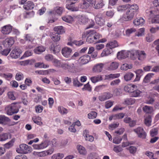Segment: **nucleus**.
<instances>
[{
    "label": "nucleus",
    "mask_w": 159,
    "mask_h": 159,
    "mask_svg": "<svg viewBox=\"0 0 159 159\" xmlns=\"http://www.w3.org/2000/svg\"><path fill=\"white\" fill-rule=\"evenodd\" d=\"M146 13L151 18L152 23L159 24V8H154L152 10H147Z\"/></svg>",
    "instance_id": "1"
},
{
    "label": "nucleus",
    "mask_w": 159,
    "mask_h": 159,
    "mask_svg": "<svg viewBox=\"0 0 159 159\" xmlns=\"http://www.w3.org/2000/svg\"><path fill=\"white\" fill-rule=\"evenodd\" d=\"M102 37V36L99 34L94 31H91L89 33V35L86 39V41L89 43L93 42L97 43V40L99 39Z\"/></svg>",
    "instance_id": "2"
},
{
    "label": "nucleus",
    "mask_w": 159,
    "mask_h": 159,
    "mask_svg": "<svg viewBox=\"0 0 159 159\" xmlns=\"http://www.w3.org/2000/svg\"><path fill=\"white\" fill-rule=\"evenodd\" d=\"M5 110L7 115H11L18 112L19 108L16 103H13L6 107Z\"/></svg>",
    "instance_id": "3"
},
{
    "label": "nucleus",
    "mask_w": 159,
    "mask_h": 159,
    "mask_svg": "<svg viewBox=\"0 0 159 159\" xmlns=\"http://www.w3.org/2000/svg\"><path fill=\"white\" fill-rule=\"evenodd\" d=\"M32 150L30 147L25 144H20L19 147L16 149V152L20 154H26L31 152Z\"/></svg>",
    "instance_id": "4"
},
{
    "label": "nucleus",
    "mask_w": 159,
    "mask_h": 159,
    "mask_svg": "<svg viewBox=\"0 0 159 159\" xmlns=\"http://www.w3.org/2000/svg\"><path fill=\"white\" fill-rule=\"evenodd\" d=\"M63 65V69H67L69 72L71 73H74L75 71L76 67L74 62H64Z\"/></svg>",
    "instance_id": "5"
},
{
    "label": "nucleus",
    "mask_w": 159,
    "mask_h": 159,
    "mask_svg": "<svg viewBox=\"0 0 159 159\" xmlns=\"http://www.w3.org/2000/svg\"><path fill=\"white\" fill-rule=\"evenodd\" d=\"M136 134L138 137L142 139H145L146 136V134L143 128L141 127H138L133 130Z\"/></svg>",
    "instance_id": "6"
},
{
    "label": "nucleus",
    "mask_w": 159,
    "mask_h": 159,
    "mask_svg": "<svg viewBox=\"0 0 159 159\" xmlns=\"http://www.w3.org/2000/svg\"><path fill=\"white\" fill-rule=\"evenodd\" d=\"M78 0H66L67 2H70L71 3L70 4H67L66 5V7L68 10L73 11H79V7H74L72 5V4L75 3Z\"/></svg>",
    "instance_id": "7"
},
{
    "label": "nucleus",
    "mask_w": 159,
    "mask_h": 159,
    "mask_svg": "<svg viewBox=\"0 0 159 159\" xmlns=\"http://www.w3.org/2000/svg\"><path fill=\"white\" fill-rule=\"evenodd\" d=\"M112 97L113 94L109 92H105L99 95L98 98L100 101L103 102L111 98Z\"/></svg>",
    "instance_id": "8"
},
{
    "label": "nucleus",
    "mask_w": 159,
    "mask_h": 159,
    "mask_svg": "<svg viewBox=\"0 0 159 159\" xmlns=\"http://www.w3.org/2000/svg\"><path fill=\"white\" fill-rule=\"evenodd\" d=\"M135 14L128 9L124 15L123 18L125 20H130L133 19Z\"/></svg>",
    "instance_id": "9"
},
{
    "label": "nucleus",
    "mask_w": 159,
    "mask_h": 159,
    "mask_svg": "<svg viewBox=\"0 0 159 159\" xmlns=\"http://www.w3.org/2000/svg\"><path fill=\"white\" fill-rule=\"evenodd\" d=\"M49 142L47 140L43 141L39 144H34L33 147L34 149H42L47 148Z\"/></svg>",
    "instance_id": "10"
},
{
    "label": "nucleus",
    "mask_w": 159,
    "mask_h": 159,
    "mask_svg": "<svg viewBox=\"0 0 159 159\" xmlns=\"http://www.w3.org/2000/svg\"><path fill=\"white\" fill-rule=\"evenodd\" d=\"M91 57L90 56L86 55L81 57L79 59V62L81 65H84L90 61Z\"/></svg>",
    "instance_id": "11"
},
{
    "label": "nucleus",
    "mask_w": 159,
    "mask_h": 159,
    "mask_svg": "<svg viewBox=\"0 0 159 159\" xmlns=\"http://www.w3.org/2000/svg\"><path fill=\"white\" fill-rule=\"evenodd\" d=\"M129 53L128 51L122 50L117 53V58L120 60L125 58L128 57Z\"/></svg>",
    "instance_id": "12"
},
{
    "label": "nucleus",
    "mask_w": 159,
    "mask_h": 159,
    "mask_svg": "<svg viewBox=\"0 0 159 159\" xmlns=\"http://www.w3.org/2000/svg\"><path fill=\"white\" fill-rule=\"evenodd\" d=\"M61 52L62 55L64 57H68L70 56L72 50L70 48L66 47L62 49Z\"/></svg>",
    "instance_id": "13"
},
{
    "label": "nucleus",
    "mask_w": 159,
    "mask_h": 159,
    "mask_svg": "<svg viewBox=\"0 0 159 159\" xmlns=\"http://www.w3.org/2000/svg\"><path fill=\"white\" fill-rule=\"evenodd\" d=\"M95 20L96 23L99 25L102 26L104 24L105 21L101 14L97 15L95 17Z\"/></svg>",
    "instance_id": "14"
},
{
    "label": "nucleus",
    "mask_w": 159,
    "mask_h": 159,
    "mask_svg": "<svg viewBox=\"0 0 159 159\" xmlns=\"http://www.w3.org/2000/svg\"><path fill=\"white\" fill-rule=\"evenodd\" d=\"M119 66V64L118 62H112L107 67V69L109 71L115 70L118 68Z\"/></svg>",
    "instance_id": "15"
},
{
    "label": "nucleus",
    "mask_w": 159,
    "mask_h": 159,
    "mask_svg": "<svg viewBox=\"0 0 159 159\" xmlns=\"http://www.w3.org/2000/svg\"><path fill=\"white\" fill-rule=\"evenodd\" d=\"M12 26L10 25H5L2 28V33L4 34H8L12 30Z\"/></svg>",
    "instance_id": "16"
},
{
    "label": "nucleus",
    "mask_w": 159,
    "mask_h": 159,
    "mask_svg": "<svg viewBox=\"0 0 159 159\" xmlns=\"http://www.w3.org/2000/svg\"><path fill=\"white\" fill-rule=\"evenodd\" d=\"M14 42L13 38L12 37L7 38L4 41L3 44L6 48H8L12 45Z\"/></svg>",
    "instance_id": "17"
},
{
    "label": "nucleus",
    "mask_w": 159,
    "mask_h": 159,
    "mask_svg": "<svg viewBox=\"0 0 159 159\" xmlns=\"http://www.w3.org/2000/svg\"><path fill=\"white\" fill-rule=\"evenodd\" d=\"M20 55V53L16 49L13 50L10 53L9 56L7 57V58L10 60V57L13 59L17 58Z\"/></svg>",
    "instance_id": "18"
},
{
    "label": "nucleus",
    "mask_w": 159,
    "mask_h": 159,
    "mask_svg": "<svg viewBox=\"0 0 159 159\" xmlns=\"http://www.w3.org/2000/svg\"><path fill=\"white\" fill-rule=\"evenodd\" d=\"M136 88V85L130 84L125 85L124 87V90L126 92L131 93L134 89Z\"/></svg>",
    "instance_id": "19"
},
{
    "label": "nucleus",
    "mask_w": 159,
    "mask_h": 159,
    "mask_svg": "<svg viewBox=\"0 0 159 159\" xmlns=\"http://www.w3.org/2000/svg\"><path fill=\"white\" fill-rule=\"evenodd\" d=\"M138 59L141 61H144L146 58L147 54L144 51L138 50Z\"/></svg>",
    "instance_id": "20"
},
{
    "label": "nucleus",
    "mask_w": 159,
    "mask_h": 159,
    "mask_svg": "<svg viewBox=\"0 0 159 159\" xmlns=\"http://www.w3.org/2000/svg\"><path fill=\"white\" fill-rule=\"evenodd\" d=\"M51 52L54 54L58 53L60 50V48L57 45L52 44L49 47Z\"/></svg>",
    "instance_id": "21"
},
{
    "label": "nucleus",
    "mask_w": 159,
    "mask_h": 159,
    "mask_svg": "<svg viewBox=\"0 0 159 159\" xmlns=\"http://www.w3.org/2000/svg\"><path fill=\"white\" fill-rule=\"evenodd\" d=\"M104 64L100 63L95 65L93 68V71L96 72H100L102 71Z\"/></svg>",
    "instance_id": "22"
},
{
    "label": "nucleus",
    "mask_w": 159,
    "mask_h": 159,
    "mask_svg": "<svg viewBox=\"0 0 159 159\" xmlns=\"http://www.w3.org/2000/svg\"><path fill=\"white\" fill-rule=\"evenodd\" d=\"M128 9L135 13L139 11V7L137 4L134 3L132 5L128 4Z\"/></svg>",
    "instance_id": "23"
},
{
    "label": "nucleus",
    "mask_w": 159,
    "mask_h": 159,
    "mask_svg": "<svg viewBox=\"0 0 159 159\" xmlns=\"http://www.w3.org/2000/svg\"><path fill=\"white\" fill-rule=\"evenodd\" d=\"M78 20L80 24H85L88 21V17L84 15H79L77 16Z\"/></svg>",
    "instance_id": "24"
},
{
    "label": "nucleus",
    "mask_w": 159,
    "mask_h": 159,
    "mask_svg": "<svg viewBox=\"0 0 159 159\" xmlns=\"http://www.w3.org/2000/svg\"><path fill=\"white\" fill-rule=\"evenodd\" d=\"M118 46L117 42L116 40H113L108 42L106 45V47L112 48H116Z\"/></svg>",
    "instance_id": "25"
},
{
    "label": "nucleus",
    "mask_w": 159,
    "mask_h": 159,
    "mask_svg": "<svg viewBox=\"0 0 159 159\" xmlns=\"http://www.w3.org/2000/svg\"><path fill=\"white\" fill-rule=\"evenodd\" d=\"M34 7V4L32 2L28 1L25 3L23 6V8L26 10H29L32 9Z\"/></svg>",
    "instance_id": "26"
},
{
    "label": "nucleus",
    "mask_w": 159,
    "mask_h": 159,
    "mask_svg": "<svg viewBox=\"0 0 159 159\" xmlns=\"http://www.w3.org/2000/svg\"><path fill=\"white\" fill-rule=\"evenodd\" d=\"M52 62L53 65L57 67H61L63 68V64H64V62L63 63L61 61L54 58L53 59Z\"/></svg>",
    "instance_id": "27"
},
{
    "label": "nucleus",
    "mask_w": 159,
    "mask_h": 159,
    "mask_svg": "<svg viewBox=\"0 0 159 159\" xmlns=\"http://www.w3.org/2000/svg\"><path fill=\"white\" fill-rule=\"evenodd\" d=\"M120 76V74L117 73L115 74H111L109 75H106L105 76V80H111L113 79L117 78Z\"/></svg>",
    "instance_id": "28"
},
{
    "label": "nucleus",
    "mask_w": 159,
    "mask_h": 159,
    "mask_svg": "<svg viewBox=\"0 0 159 159\" xmlns=\"http://www.w3.org/2000/svg\"><path fill=\"white\" fill-rule=\"evenodd\" d=\"M10 121V119L4 115H0V124L6 125L8 122Z\"/></svg>",
    "instance_id": "29"
},
{
    "label": "nucleus",
    "mask_w": 159,
    "mask_h": 159,
    "mask_svg": "<svg viewBox=\"0 0 159 159\" xmlns=\"http://www.w3.org/2000/svg\"><path fill=\"white\" fill-rule=\"evenodd\" d=\"M145 22L144 19L142 18H137L133 21L134 24L136 25H142Z\"/></svg>",
    "instance_id": "30"
},
{
    "label": "nucleus",
    "mask_w": 159,
    "mask_h": 159,
    "mask_svg": "<svg viewBox=\"0 0 159 159\" xmlns=\"http://www.w3.org/2000/svg\"><path fill=\"white\" fill-rule=\"evenodd\" d=\"M112 52V49L111 48H107L104 49L101 54V56L102 57L107 56L110 54Z\"/></svg>",
    "instance_id": "31"
},
{
    "label": "nucleus",
    "mask_w": 159,
    "mask_h": 159,
    "mask_svg": "<svg viewBox=\"0 0 159 159\" xmlns=\"http://www.w3.org/2000/svg\"><path fill=\"white\" fill-rule=\"evenodd\" d=\"M32 119L34 122L37 124L39 125H42L43 123L42 122V119L39 116H34L32 117Z\"/></svg>",
    "instance_id": "32"
},
{
    "label": "nucleus",
    "mask_w": 159,
    "mask_h": 159,
    "mask_svg": "<svg viewBox=\"0 0 159 159\" xmlns=\"http://www.w3.org/2000/svg\"><path fill=\"white\" fill-rule=\"evenodd\" d=\"M134 75V74L131 72H128L124 75V79L126 81H128L131 80Z\"/></svg>",
    "instance_id": "33"
},
{
    "label": "nucleus",
    "mask_w": 159,
    "mask_h": 159,
    "mask_svg": "<svg viewBox=\"0 0 159 159\" xmlns=\"http://www.w3.org/2000/svg\"><path fill=\"white\" fill-rule=\"evenodd\" d=\"M143 111L146 113L151 114L153 111L152 107L148 106H145L143 108Z\"/></svg>",
    "instance_id": "34"
},
{
    "label": "nucleus",
    "mask_w": 159,
    "mask_h": 159,
    "mask_svg": "<svg viewBox=\"0 0 159 159\" xmlns=\"http://www.w3.org/2000/svg\"><path fill=\"white\" fill-rule=\"evenodd\" d=\"M138 50H133L130 52V57L133 60H135L138 58Z\"/></svg>",
    "instance_id": "35"
},
{
    "label": "nucleus",
    "mask_w": 159,
    "mask_h": 159,
    "mask_svg": "<svg viewBox=\"0 0 159 159\" xmlns=\"http://www.w3.org/2000/svg\"><path fill=\"white\" fill-rule=\"evenodd\" d=\"M135 102V99L132 98H127L124 100L123 103L125 105H131Z\"/></svg>",
    "instance_id": "36"
},
{
    "label": "nucleus",
    "mask_w": 159,
    "mask_h": 159,
    "mask_svg": "<svg viewBox=\"0 0 159 159\" xmlns=\"http://www.w3.org/2000/svg\"><path fill=\"white\" fill-rule=\"evenodd\" d=\"M45 50V48L43 46H39L34 49V52L37 54H40Z\"/></svg>",
    "instance_id": "37"
},
{
    "label": "nucleus",
    "mask_w": 159,
    "mask_h": 159,
    "mask_svg": "<svg viewBox=\"0 0 159 159\" xmlns=\"http://www.w3.org/2000/svg\"><path fill=\"white\" fill-rule=\"evenodd\" d=\"M77 149L79 152L81 154L85 155L86 154L87 152L84 147L81 145L77 146Z\"/></svg>",
    "instance_id": "38"
},
{
    "label": "nucleus",
    "mask_w": 159,
    "mask_h": 159,
    "mask_svg": "<svg viewBox=\"0 0 159 159\" xmlns=\"http://www.w3.org/2000/svg\"><path fill=\"white\" fill-rule=\"evenodd\" d=\"M54 30L56 32L57 34H60L63 33L64 32L63 27L62 26H59L55 27L54 28Z\"/></svg>",
    "instance_id": "39"
},
{
    "label": "nucleus",
    "mask_w": 159,
    "mask_h": 159,
    "mask_svg": "<svg viewBox=\"0 0 159 159\" xmlns=\"http://www.w3.org/2000/svg\"><path fill=\"white\" fill-rule=\"evenodd\" d=\"M90 80L92 82L95 83L101 81L102 80V78L101 75L92 77L90 78Z\"/></svg>",
    "instance_id": "40"
},
{
    "label": "nucleus",
    "mask_w": 159,
    "mask_h": 159,
    "mask_svg": "<svg viewBox=\"0 0 159 159\" xmlns=\"http://www.w3.org/2000/svg\"><path fill=\"white\" fill-rule=\"evenodd\" d=\"M87 133L88 131L86 130H85L84 132V134L85 135V139L86 140L92 142L94 140V137L93 136L89 135L88 134H87Z\"/></svg>",
    "instance_id": "41"
},
{
    "label": "nucleus",
    "mask_w": 159,
    "mask_h": 159,
    "mask_svg": "<svg viewBox=\"0 0 159 159\" xmlns=\"http://www.w3.org/2000/svg\"><path fill=\"white\" fill-rule=\"evenodd\" d=\"M152 118L150 116L148 115L145 117L144 123L148 126H149L151 125Z\"/></svg>",
    "instance_id": "42"
},
{
    "label": "nucleus",
    "mask_w": 159,
    "mask_h": 159,
    "mask_svg": "<svg viewBox=\"0 0 159 159\" xmlns=\"http://www.w3.org/2000/svg\"><path fill=\"white\" fill-rule=\"evenodd\" d=\"M64 157V155L63 153H57L53 155L51 159H62Z\"/></svg>",
    "instance_id": "43"
},
{
    "label": "nucleus",
    "mask_w": 159,
    "mask_h": 159,
    "mask_svg": "<svg viewBox=\"0 0 159 159\" xmlns=\"http://www.w3.org/2000/svg\"><path fill=\"white\" fill-rule=\"evenodd\" d=\"M52 40L54 42H57L60 39V36L59 34L55 33L53 34L51 37Z\"/></svg>",
    "instance_id": "44"
},
{
    "label": "nucleus",
    "mask_w": 159,
    "mask_h": 159,
    "mask_svg": "<svg viewBox=\"0 0 159 159\" xmlns=\"http://www.w3.org/2000/svg\"><path fill=\"white\" fill-rule=\"evenodd\" d=\"M154 75L153 73H148L144 77L143 82L144 83H148L150 80V79Z\"/></svg>",
    "instance_id": "45"
},
{
    "label": "nucleus",
    "mask_w": 159,
    "mask_h": 159,
    "mask_svg": "<svg viewBox=\"0 0 159 159\" xmlns=\"http://www.w3.org/2000/svg\"><path fill=\"white\" fill-rule=\"evenodd\" d=\"M9 134L7 133H3L0 134V141H5L8 138Z\"/></svg>",
    "instance_id": "46"
},
{
    "label": "nucleus",
    "mask_w": 159,
    "mask_h": 159,
    "mask_svg": "<svg viewBox=\"0 0 159 159\" xmlns=\"http://www.w3.org/2000/svg\"><path fill=\"white\" fill-rule=\"evenodd\" d=\"M104 5L102 0H101L97 3H95L93 5V7L96 9H98L102 8Z\"/></svg>",
    "instance_id": "47"
},
{
    "label": "nucleus",
    "mask_w": 159,
    "mask_h": 159,
    "mask_svg": "<svg viewBox=\"0 0 159 159\" xmlns=\"http://www.w3.org/2000/svg\"><path fill=\"white\" fill-rule=\"evenodd\" d=\"M34 66L35 67L37 68H48L49 67V66L48 65H45L43 63L40 62L35 63V64Z\"/></svg>",
    "instance_id": "48"
},
{
    "label": "nucleus",
    "mask_w": 159,
    "mask_h": 159,
    "mask_svg": "<svg viewBox=\"0 0 159 159\" xmlns=\"http://www.w3.org/2000/svg\"><path fill=\"white\" fill-rule=\"evenodd\" d=\"M107 84H102L101 85H98V86H96L94 90L97 92H98L99 91L103 90V89L107 88Z\"/></svg>",
    "instance_id": "49"
},
{
    "label": "nucleus",
    "mask_w": 159,
    "mask_h": 159,
    "mask_svg": "<svg viewBox=\"0 0 159 159\" xmlns=\"http://www.w3.org/2000/svg\"><path fill=\"white\" fill-rule=\"evenodd\" d=\"M128 8V5H124L121 6H119L117 7V9L118 11L121 12L125 10Z\"/></svg>",
    "instance_id": "50"
},
{
    "label": "nucleus",
    "mask_w": 159,
    "mask_h": 159,
    "mask_svg": "<svg viewBox=\"0 0 159 159\" xmlns=\"http://www.w3.org/2000/svg\"><path fill=\"white\" fill-rule=\"evenodd\" d=\"M136 30L135 29L132 28L127 29L125 31L126 35L129 36L133 33H134Z\"/></svg>",
    "instance_id": "51"
},
{
    "label": "nucleus",
    "mask_w": 159,
    "mask_h": 159,
    "mask_svg": "<svg viewBox=\"0 0 159 159\" xmlns=\"http://www.w3.org/2000/svg\"><path fill=\"white\" fill-rule=\"evenodd\" d=\"M63 11V8L62 7H56L54 8L53 11H55L57 14L60 15L62 13Z\"/></svg>",
    "instance_id": "52"
},
{
    "label": "nucleus",
    "mask_w": 159,
    "mask_h": 159,
    "mask_svg": "<svg viewBox=\"0 0 159 159\" xmlns=\"http://www.w3.org/2000/svg\"><path fill=\"white\" fill-rule=\"evenodd\" d=\"M97 113L96 112L94 111L90 112L88 114V118L89 119H93L96 117Z\"/></svg>",
    "instance_id": "53"
},
{
    "label": "nucleus",
    "mask_w": 159,
    "mask_h": 159,
    "mask_svg": "<svg viewBox=\"0 0 159 159\" xmlns=\"http://www.w3.org/2000/svg\"><path fill=\"white\" fill-rule=\"evenodd\" d=\"M58 109L59 111L63 115L66 114L68 112L66 109L61 106L58 107Z\"/></svg>",
    "instance_id": "54"
},
{
    "label": "nucleus",
    "mask_w": 159,
    "mask_h": 159,
    "mask_svg": "<svg viewBox=\"0 0 159 159\" xmlns=\"http://www.w3.org/2000/svg\"><path fill=\"white\" fill-rule=\"evenodd\" d=\"M132 68V66L129 65L125 63L122 65L120 67V69L122 70H126L128 69H131Z\"/></svg>",
    "instance_id": "55"
},
{
    "label": "nucleus",
    "mask_w": 159,
    "mask_h": 159,
    "mask_svg": "<svg viewBox=\"0 0 159 159\" xmlns=\"http://www.w3.org/2000/svg\"><path fill=\"white\" fill-rule=\"evenodd\" d=\"M144 28H141L136 33L135 35L138 37L142 36L144 35Z\"/></svg>",
    "instance_id": "56"
},
{
    "label": "nucleus",
    "mask_w": 159,
    "mask_h": 159,
    "mask_svg": "<svg viewBox=\"0 0 159 159\" xmlns=\"http://www.w3.org/2000/svg\"><path fill=\"white\" fill-rule=\"evenodd\" d=\"M62 18L63 20L67 22H70L73 20V18L70 16H64L62 17Z\"/></svg>",
    "instance_id": "57"
},
{
    "label": "nucleus",
    "mask_w": 159,
    "mask_h": 159,
    "mask_svg": "<svg viewBox=\"0 0 159 159\" xmlns=\"http://www.w3.org/2000/svg\"><path fill=\"white\" fill-rule=\"evenodd\" d=\"M141 93L142 92L139 90L137 89L132 91V92L131 93V95L133 97H137L139 96Z\"/></svg>",
    "instance_id": "58"
},
{
    "label": "nucleus",
    "mask_w": 159,
    "mask_h": 159,
    "mask_svg": "<svg viewBox=\"0 0 159 159\" xmlns=\"http://www.w3.org/2000/svg\"><path fill=\"white\" fill-rule=\"evenodd\" d=\"M127 149L129 151L130 153L131 154L135 153L137 150L136 148L133 146H131L127 148Z\"/></svg>",
    "instance_id": "59"
},
{
    "label": "nucleus",
    "mask_w": 159,
    "mask_h": 159,
    "mask_svg": "<svg viewBox=\"0 0 159 159\" xmlns=\"http://www.w3.org/2000/svg\"><path fill=\"white\" fill-rule=\"evenodd\" d=\"M73 84L76 87H79L83 85V84L81 83L78 80L77 78H75L73 79Z\"/></svg>",
    "instance_id": "60"
},
{
    "label": "nucleus",
    "mask_w": 159,
    "mask_h": 159,
    "mask_svg": "<svg viewBox=\"0 0 159 159\" xmlns=\"http://www.w3.org/2000/svg\"><path fill=\"white\" fill-rule=\"evenodd\" d=\"M97 156V154L95 152H92L89 154L88 156V159H96Z\"/></svg>",
    "instance_id": "61"
},
{
    "label": "nucleus",
    "mask_w": 159,
    "mask_h": 159,
    "mask_svg": "<svg viewBox=\"0 0 159 159\" xmlns=\"http://www.w3.org/2000/svg\"><path fill=\"white\" fill-rule=\"evenodd\" d=\"M43 109V107L40 105H38L35 107V111L37 113H41Z\"/></svg>",
    "instance_id": "62"
},
{
    "label": "nucleus",
    "mask_w": 159,
    "mask_h": 159,
    "mask_svg": "<svg viewBox=\"0 0 159 159\" xmlns=\"http://www.w3.org/2000/svg\"><path fill=\"white\" fill-rule=\"evenodd\" d=\"M34 15V12L33 11L28 12H26L24 14V17L25 18H29L33 17Z\"/></svg>",
    "instance_id": "63"
},
{
    "label": "nucleus",
    "mask_w": 159,
    "mask_h": 159,
    "mask_svg": "<svg viewBox=\"0 0 159 159\" xmlns=\"http://www.w3.org/2000/svg\"><path fill=\"white\" fill-rule=\"evenodd\" d=\"M154 39L153 37L151 34H148L146 36V40L147 42L150 43Z\"/></svg>",
    "instance_id": "64"
}]
</instances>
